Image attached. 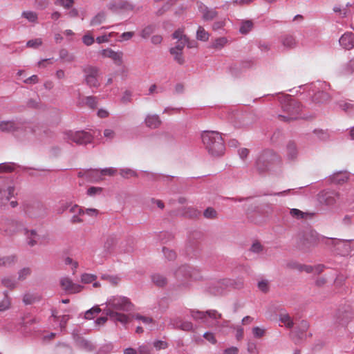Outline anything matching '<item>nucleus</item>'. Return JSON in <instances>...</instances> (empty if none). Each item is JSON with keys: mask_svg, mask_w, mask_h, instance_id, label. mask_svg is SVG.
Wrapping results in <instances>:
<instances>
[{"mask_svg": "<svg viewBox=\"0 0 354 354\" xmlns=\"http://www.w3.org/2000/svg\"><path fill=\"white\" fill-rule=\"evenodd\" d=\"M330 241L342 256L348 255L353 250L351 245V242L353 240L330 239Z\"/></svg>", "mask_w": 354, "mask_h": 354, "instance_id": "obj_12", "label": "nucleus"}, {"mask_svg": "<svg viewBox=\"0 0 354 354\" xmlns=\"http://www.w3.org/2000/svg\"><path fill=\"white\" fill-rule=\"evenodd\" d=\"M182 215L185 218H196L200 216L201 212L193 207H186L182 209Z\"/></svg>", "mask_w": 354, "mask_h": 354, "instance_id": "obj_27", "label": "nucleus"}, {"mask_svg": "<svg viewBox=\"0 0 354 354\" xmlns=\"http://www.w3.org/2000/svg\"><path fill=\"white\" fill-rule=\"evenodd\" d=\"M177 0H168L160 9L156 12L157 15H162L176 2Z\"/></svg>", "mask_w": 354, "mask_h": 354, "instance_id": "obj_43", "label": "nucleus"}, {"mask_svg": "<svg viewBox=\"0 0 354 354\" xmlns=\"http://www.w3.org/2000/svg\"><path fill=\"white\" fill-rule=\"evenodd\" d=\"M17 257L15 255H10L0 257V266L10 267L15 263Z\"/></svg>", "mask_w": 354, "mask_h": 354, "instance_id": "obj_31", "label": "nucleus"}, {"mask_svg": "<svg viewBox=\"0 0 354 354\" xmlns=\"http://www.w3.org/2000/svg\"><path fill=\"white\" fill-rule=\"evenodd\" d=\"M111 9L116 12L120 10H133V6L127 2H119L115 5H113Z\"/></svg>", "mask_w": 354, "mask_h": 354, "instance_id": "obj_36", "label": "nucleus"}, {"mask_svg": "<svg viewBox=\"0 0 354 354\" xmlns=\"http://www.w3.org/2000/svg\"><path fill=\"white\" fill-rule=\"evenodd\" d=\"M313 133L322 141L328 140L330 137L328 132L322 129H315Z\"/></svg>", "mask_w": 354, "mask_h": 354, "instance_id": "obj_48", "label": "nucleus"}, {"mask_svg": "<svg viewBox=\"0 0 354 354\" xmlns=\"http://www.w3.org/2000/svg\"><path fill=\"white\" fill-rule=\"evenodd\" d=\"M15 189L14 186L5 184L0 185V205H5L8 203L14 196Z\"/></svg>", "mask_w": 354, "mask_h": 354, "instance_id": "obj_14", "label": "nucleus"}, {"mask_svg": "<svg viewBox=\"0 0 354 354\" xmlns=\"http://www.w3.org/2000/svg\"><path fill=\"white\" fill-rule=\"evenodd\" d=\"M111 59L114 62L115 64L122 66L123 64V53L121 51L115 52Z\"/></svg>", "mask_w": 354, "mask_h": 354, "instance_id": "obj_54", "label": "nucleus"}, {"mask_svg": "<svg viewBox=\"0 0 354 354\" xmlns=\"http://www.w3.org/2000/svg\"><path fill=\"white\" fill-rule=\"evenodd\" d=\"M31 273L29 268H24L20 270L18 272V279L20 281L24 280Z\"/></svg>", "mask_w": 354, "mask_h": 354, "instance_id": "obj_58", "label": "nucleus"}, {"mask_svg": "<svg viewBox=\"0 0 354 354\" xmlns=\"http://www.w3.org/2000/svg\"><path fill=\"white\" fill-rule=\"evenodd\" d=\"M117 169L113 167L105 168L99 171L100 178L99 180H102V176H113L116 174Z\"/></svg>", "mask_w": 354, "mask_h": 354, "instance_id": "obj_53", "label": "nucleus"}, {"mask_svg": "<svg viewBox=\"0 0 354 354\" xmlns=\"http://www.w3.org/2000/svg\"><path fill=\"white\" fill-rule=\"evenodd\" d=\"M42 44V41L40 38L29 40L26 46L30 48H37Z\"/></svg>", "mask_w": 354, "mask_h": 354, "instance_id": "obj_60", "label": "nucleus"}, {"mask_svg": "<svg viewBox=\"0 0 354 354\" xmlns=\"http://www.w3.org/2000/svg\"><path fill=\"white\" fill-rule=\"evenodd\" d=\"M96 279V276L91 274H83L81 277V281L84 283H90Z\"/></svg>", "mask_w": 354, "mask_h": 354, "instance_id": "obj_59", "label": "nucleus"}, {"mask_svg": "<svg viewBox=\"0 0 354 354\" xmlns=\"http://www.w3.org/2000/svg\"><path fill=\"white\" fill-rule=\"evenodd\" d=\"M279 320L288 328H292L294 326V322L288 314H286V313L280 314Z\"/></svg>", "mask_w": 354, "mask_h": 354, "instance_id": "obj_35", "label": "nucleus"}, {"mask_svg": "<svg viewBox=\"0 0 354 354\" xmlns=\"http://www.w3.org/2000/svg\"><path fill=\"white\" fill-rule=\"evenodd\" d=\"M297 145L294 140H289L286 147V156L289 160H295L298 156Z\"/></svg>", "mask_w": 354, "mask_h": 354, "instance_id": "obj_15", "label": "nucleus"}, {"mask_svg": "<svg viewBox=\"0 0 354 354\" xmlns=\"http://www.w3.org/2000/svg\"><path fill=\"white\" fill-rule=\"evenodd\" d=\"M308 323L305 321V320H302L300 323H299V331L297 332V330H296V329L292 332V334L293 333H298L297 335L299 337H300V335H302L308 328Z\"/></svg>", "mask_w": 354, "mask_h": 354, "instance_id": "obj_55", "label": "nucleus"}, {"mask_svg": "<svg viewBox=\"0 0 354 354\" xmlns=\"http://www.w3.org/2000/svg\"><path fill=\"white\" fill-rule=\"evenodd\" d=\"M108 308L104 310L106 316L114 322H119L123 324L129 322V317L124 313H118L115 310L129 312L133 309V304L130 300L122 296H113L107 301Z\"/></svg>", "mask_w": 354, "mask_h": 354, "instance_id": "obj_1", "label": "nucleus"}, {"mask_svg": "<svg viewBox=\"0 0 354 354\" xmlns=\"http://www.w3.org/2000/svg\"><path fill=\"white\" fill-rule=\"evenodd\" d=\"M203 216L207 219H215L217 218L218 213L214 208L209 207L204 210Z\"/></svg>", "mask_w": 354, "mask_h": 354, "instance_id": "obj_40", "label": "nucleus"}, {"mask_svg": "<svg viewBox=\"0 0 354 354\" xmlns=\"http://www.w3.org/2000/svg\"><path fill=\"white\" fill-rule=\"evenodd\" d=\"M253 26V22L251 20L243 21L239 28V32L243 35H246L252 29Z\"/></svg>", "mask_w": 354, "mask_h": 354, "instance_id": "obj_34", "label": "nucleus"}, {"mask_svg": "<svg viewBox=\"0 0 354 354\" xmlns=\"http://www.w3.org/2000/svg\"><path fill=\"white\" fill-rule=\"evenodd\" d=\"M354 72V58L351 59L342 68L341 73L342 75H348Z\"/></svg>", "mask_w": 354, "mask_h": 354, "instance_id": "obj_38", "label": "nucleus"}, {"mask_svg": "<svg viewBox=\"0 0 354 354\" xmlns=\"http://www.w3.org/2000/svg\"><path fill=\"white\" fill-rule=\"evenodd\" d=\"M3 294L4 298L1 301H0V312L8 310L10 306V300L8 295V292L5 291Z\"/></svg>", "mask_w": 354, "mask_h": 354, "instance_id": "obj_42", "label": "nucleus"}, {"mask_svg": "<svg viewBox=\"0 0 354 354\" xmlns=\"http://www.w3.org/2000/svg\"><path fill=\"white\" fill-rule=\"evenodd\" d=\"M120 175L124 178L131 176H137V173L131 169H122L120 171Z\"/></svg>", "mask_w": 354, "mask_h": 354, "instance_id": "obj_61", "label": "nucleus"}, {"mask_svg": "<svg viewBox=\"0 0 354 354\" xmlns=\"http://www.w3.org/2000/svg\"><path fill=\"white\" fill-rule=\"evenodd\" d=\"M203 143L212 156H221L225 150L223 139L221 133L215 131H204L201 134Z\"/></svg>", "mask_w": 354, "mask_h": 354, "instance_id": "obj_2", "label": "nucleus"}, {"mask_svg": "<svg viewBox=\"0 0 354 354\" xmlns=\"http://www.w3.org/2000/svg\"><path fill=\"white\" fill-rule=\"evenodd\" d=\"M199 11L203 14V19L205 21L212 20L214 19L218 12L214 9H209L202 2H197Z\"/></svg>", "mask_w": 354, "mask_h": 354, "instance_id": "obj_17", "label": "nucleus"}, {"mask_svg": "<svg viewBox=\"0 0 354 354\" xmlns=\"http://www.w3.org/2000/svg\"><path fill=\"white\" fill-rule=\"evenodd\" d=\"M86 103L91 109H94L97 106V98L93 96H88L86 99Z\"/></svg>", "mask_w": 354, "mask_h": 354, "instance_id": "obj_63", "label": "nucleus"}, {"mask_svg": "<svg viewBox=\"0 0 354 354\" xmlns=\"http://www.w3.org/2000/svg\"><path fill=\"white\" fill-rule=\"evenodd\" d=\"M15 163H1L0 164V173H10L15 170Z\"/></svg>", "mask_w": 354, "mask_h": 354, "instance_id": "obj_47", "label": "nucleus"}, {"mask_svg": "<svg viewBox=\"0 0 354 354\" xmlns=\"http://www.w3.org/2000/svg\"><path fill=\"white\" fill-rule=\"evenodd\" d=\"M314 97L319 102H324L330 99V95L326 92L319 91L315 95Z\"/></svg>", "mask_w": 354, "mask_h": 354, "instance_id": "obj_50", "label": "nucleus"}, {"mask_svg": "<svg viewBox=\"0 0 354 354\" xmlns=\"http://www.w3.org/2000/svg\"><path fill=\"white\" fill-rule=\"evenodd\" d=\"M132 93L130 91H125L121 97V102L123 104H127L131 102Z\"/></svg>", "mask_w": 354, "mask_h": 354, "instance_id": "obj_64", "label": "nucleus"}, {"mask_svg": "<svg viewBox=\"0 0 354 354\" xmlns=\"http://www.w3.org/2000/svg\"><path fill=\"white\" fill-rule=\"evenodd\" d=\"M145 173L146 174V176L149 180H158V179H159V178L162 177L166 180L171 181L174 178V176H165V175H162V174L149 173V172H147V171H145Z\"/></svg>", "mask_w": 354, "mask_h": 354, "instance_id": "obj_37", "label": "nucleus"}, {"mask_svg": "<svg viewBox=\"0 0 354 354\" xmlns=\"http://www.w3.org/2000/svg\"><path fill=\"white\" fill-rule=\"evenodd\" d=\"M190 315L194 319H195V320L201 319L203 322H207V316L209 318H212L214 320L221 319V317H222L221 314L218 313L216 310H209L207 311H199V310H191Z\"/></svg>", "mask_w": 354, "mask_h": 354, "instance_id": "obj_9", "label": "nucleus"}, {"mask_svg": "<svg viewBox=\"0 0 354 354\" xmlns=\"http://www.w3.org/2000/svg\"><path fill=\"white\" fill-rule=\"evenodd\" d=\"M82 71L84 73V81L86 84L90 88H98L100 82L98 81V75L100 68L92 65H85L82 66Z\"/></svg>", "mask_w": 354, "mask_h": 354, "instance_id": "obj_7", "label": "nucleus"}, {"mask_svg": "<svg viewBox=\"0 0 354 354\" xmlns=\"http://www.w3.org/2000/svg\"><path fill=\"white\" fill-rule=\"evenodd\" d=\"M145 123L147 127L154 129L158 128L160 126L162 122L158 115L149 114L146 116Z\"/></svg>", "mask_w": 354, "mask_h": 354, "instance_id": "obj_20", "label": "nucleus"}, {"mask_svg": "<svg viewBox=\"0 0 354 354\" xmlns=\"http://www.w3.org/2000/svg\"><path fill=\"white\" fill-rule=\"evenodd\" d=\"M25 122L20 120H6L0 122V130L2 132L17 135L24 131Z\"/></svg>", "mask_w": 354, "mask_h": 354, "instance_id": "obj_8", "label": "nucleus"}, {"mask_svg": "<svg viewBox=\"0 0 354 354\" xmlns=\"http://www.w3.org/2000/svg\"><path fill=\"white\" fill-rule=\"evenodd\" d=\"M169 53L174 56V60L178 64L183 65L185 63V59L183 56L182 50H177L174 48H171L169 49Z\"/></svg>", "mask_w": 354, "mask_h": 354, "instance_id": "obj_32", "label": "nucleus"}, {"mask_svg": "<svg viewBox=\"0 0 354 354\" xmlns=\"http://www.w3.org/2000/svg\"><path fill=\"white\" fill-rule=\"evenodd\" d=\"M60 286L64 291L70 294L80 292L83 288V286L73 283L68 277L60 279Z\"/></svg>", "mask_w": 354, "mask_h": 354, "instance_id": "obj_13", "label": "nucleus"}, {"mask_svg": "<svg viewBox=\"0 0 354 354\" xmlns=\"http://www.w3.org/2000/svg\"><path fill=\"white\" fill-rule=\"evenodd\" d=\"M209 37V33L204 29L203 27L199 26L196 32V38L198 40L206 41Z\"/></svg>", "mask_w": 354, "mask_h": 354, "instance_id": "obj_39", "label": "nucleus"}, {"mask_svg": "<svg viewBox=\"0 0 354 354\" xmlns=\"http://www.w3.org/2000/svg\"><path fill=\"white\" fill-rule=\"evenodd\" d=\"M101 312V309L98 306H94L91 309L88 310L85 313V318L87 319H91L93 318L95 315H97Z\"/></svg>", "mask_w": 354, "mask_h": 354, "instance_id": "obj_52", "label": "nucleus"}, {"mask_svg": "<svg viewBox=\"0 0 354 354\" xmlns=\"http://www.w3.org/2000/svg\"><path fill=\"white\" fill-rule=\"evenodd\" d=\"M26 129H28L30 131L35 135H37V131H39V135H40L41 127L39 124H34L27 126L25 123L24 131Z\"/></svg>", "mask_w": 354, "mask_h": 354, "instance_id": "obj_57", "label": "nucleus"}, {"mask_svg": "<svg viewBox=\"0 0 354 354\" xmlns=\"http://www.w3.org/2000/svg\"><path fill=\"white\" fill-rule=\"evenodd\" d=\"M5 224V231L9 235H12L17 232L22 227V224L21 223L12 219L7 220Z\"/></svg>", "mask_w": 354, "mask_h": 354, "instance_id": "obj_23", "label": "nucleus"}, {"mask_svg": "<svg viewBox=\"0 0 354 354\" xmlns=\"http://www.w3.org/2000/svg\"><path fill=\"white\" fill-rule=\"evenodd\" d=\"M41 299V295L37 292H26L24 295L22 301L25 305H31L39 302Z\"/></svg>", "mask_w": 354, "mask_h": 354, "instance_id": "obj_21", "label": "nucleus"}, {"mask_svg": "<svg viewBox=\"0 0 354 354\" xmlns=\"http://www.w3.org/2000/svg\"><path fill=\"white\" fill-rule=\"evenodd\" d=\"M95 174L96 175V177H95V180H99L100 175H99V170L97 169H86L80 171L78 173L79 177H82L86 179H92L91 174Z\"/></svg>", "mask_w": 354, "mask_h": 354, "instance_id": "obj_30", "label": "nucleus"}, {"mask_svg": "<svg viewBox=\"0 0 354 354\" xmlns=\"http://www.w3.org/2000/svg\"><path fill=\"white\" fill-rule=\"evenodd\" d=\"M21 16L32 23L37 22L38 19L37 14L33 11H24Z\"/></svg>", "mask_w": 354, "mask_h": 354, "instance_id": "obj_44", "label": "nucleus"}, {"mask_svg": "<svg viewBox=\"0 0 354 354\" xmlns=\"http://www.w3.org/2000/svg\"><path fill=\"white\" fill-rule=\"evenodd\" d=\"M281 158L272 149H264L257 156L255 160V168L260 173H265L270 171L275 165H280Z\"/></svg>", "mask_w": 354, "mask_h": 354, "instance_id": "obj_3", "label": "nucleus"}, {"mask_svg": "<svg viewBox=\"0 0 354 354\" xmlns=\"http://www.w3.org/2000/svg\"><path fill=\"white\" fill-rule=\"evenodd\" d=\"M339 199V194L334 191H323L318 195L319 203L327 206L335 205Z\"/></svg>", "mask_w": 354, "mask_h": 354, "instance_id": "obj_11", "label": "nucleus"}, {"mask_svg": "<svg viewBox=\"0 0 354 354\" xmlns=\"http://www.w3.org/2000/svg\"><path fill=\"white\" fill-rule=\"evenodd\" d=\"M281 108L284 115H279V118L283 122H290L297 120L301 111L300 102L295 99L287 97L281 103Z\"/></svg>", "mask_w": 354, "mask_h": 354, "instance_id": "obj_4", "label": "nucleus"}, {"mask_svg": "<svg viewBox=\"0 0 354 354\" xmlns=\"http://www.w3.org/2000/svg\"><path fill=\"white\" fill-rule=\"evenodd\" d=\"M59 58L64 62L71 63L75 60V56L70 53L67 49L62 48L59 51Z\"/></svg>", "mask_w": 354, "mask_h": 354, "instance_id": "obj_29", "label": "nucleus"}, {"mask_svg": "<svg viewBox=\"0 0 354 354\" xmlns=\"http://www.w3.org/2000/svg\"><path fill=\"white\" fill-rule=\"evenodd\" d=\"M105 20V14L99 12L91 21V26H96L102 24Z\"/></svg>", "mask_w": 354, "mask_h": 354, "instance_id": "obj_49", "label": "nucleus"}, {"mask_svg": "<svg viewBox=\"0 0 354 354\" xmlns=\"http://www.w3.org/2000/svg\"><path fill=\"white\" fill-rule=\"evenodd\" d=\"M227 42V39L226 37H219L216 39L212 44L211 48L220 49L223 48Z\"/></svg>", "mask_w": 354, "mask_h": 354, "instance_id": "obj_41", "label": "nucleus"}, {"mask_svg": "<svg viewBox=\"0 0 354 354\" xmlns=\"http://www.w3.org/2000/svg\"><path fill=\"white\" fill-rule=\"evenodd\" d=\"M230 281L226 279L217 281L214 283L211 287H209V292L214 295H223Z\"/></svg>", "mask_w": 354, "mask_h": 354, "instance_id": "obj_18", "label": "nucleus"}, {"mask_svg": "<svg viewBox=\"0 0 354 354\" xmlns=\"http://www.w3.org/2000/svg\"><path fill=\"white\" fill-rule=\"evenodd\" d=\"M290 214L292 217L296 218L297 219L305 218L308 216L311 217L314 215L313 213L304 212L298 209L295 208L290 209Z\"/></svg>", "mask_w": 354, "mask_h": 354, "instance_id": "obj_33", "label": "nucleus"}, {"mask_svg": "<svg viewBox=\"0 0 354 354\" xmlns=\"http://www.w3.org/2000/svg\"><path fill=\"white\" fill-rule=\"evenodd\" d=\"M151 347L149 344H143L138 347V354H151Z\"/></svg>", "mask_w": 354, "mask_h": 354, "instance_id": "obj_62", "label": "nucleus"}, {"mask_svg": "<svg viewBox=\"0 0 354 354\" xmlns=\"http://www.w3.org/2000/svg\"><path fill=\"white\" fill-rule=\"evenodd\" d=\"M77 346L87 351H92L95 347L93 344L88 340L82 337H79L77 340Z\"/></svg>", "mask_w": 354, "mask_h": 354, "instance_id": "obj_28", "label": "nucleus"}, {"mask_svg": "<svg viewBox=\"0 0 354 354\" xmlns=\"http://www.w3.org/2000/svg\"><path fill=\"white\" fill-rule=\"evenodd\" d=\"M154 26H147L142 30L140 32V36L144 39H147L154 32Z\"/></svg>", "mask_w": 354, "mask_h": 354, "instance_id": "obj_51", "label": "nucleus"}, {"mask_svg": "<svg viewBox=\"0 0 354 354\" xmlns=\"http://www.w3.org/2000/svg\"><path fill=\"white\" fill-rule=\"evenodd\" d=\"M319 241V234L313 230H306L299 233L297 245L301 250H306Z\"/></svg>", "mask_w": 354, "mask_h": 354, "instance_id": "obj_5", "label": "nucleus"}, {"mask_svg": "<svg viewBox=\"0 0 354 354\" xmlns=\"http://www.w3.org/2000/svg\"><path fill=\"white\" fill-rule=\"evenodd\" d=\"M282 45L286 48H294L297 45L295 38L291 35H284L280 38Z\"/></svg>", "mask_w": 354, "mask_h": 354, "instance_id": "obj_26", "label": "nucleus"}, {"mask_svg": "<svg viewBox=\"0 0 354 354\" xmlns=\"http://www.w3.org/2000/svg\"><path fill=\"white\" fill-rule=\"evenodd\" d=\"M162 252L165 257L169 261H174L176 259L177 255L174 250L169 249L166 247L162 248Z\"/></svg>", "mask_w": 354, "mask_h": 354, "instance_id": "obj_45", "label": "nucleus"}, {"mask_svg": "<svg viewBox=\"0 0 354 354\" xmlns=\"http://www.w3.org/2000/svg\"><path fill=\"white\" fill-rule=\"evenodd\" d=\"M285 268L292 270H298L299 272H302L303 265L295 261H290L286 264Z\"/></svg>", "mask_w": 354, "mask_h": 354, "instance_id": "obj_46", "label": "nucleus"}, {"mask_svg": "<svg viewBox=\"0 0 354 354\" xmlns=\"http://www.w3.org/2000/svg\"><path fill=\"white\" fill-rule=\"evenodd\" d=\"M118 241V239L116 236H109L104 242L103 247V254L104 256H107L112 254L115 250Z\"/></svg>", "mask_w": 354, "mask_h": 354, "instance_id": "obj_16", "label": "nucleus"}, {"mask_svg": "<svg viewBox=\"0 0 354 354\" xmlns=\"http://www.w3.org/2000/svg\"><path fill=\"white\" fill-rule=\"evenodd\" d=\"M1 283L3 286L10 289H14L16 286V281L11 278L2 279Z\"/></svg>", "mask_w": 354, "mask_h": 354, "instance_id": "obj_56", "label": "nucleus"}, {"mask_svg": "<svg viewBox=\"0 0 354 354\" xmlns=\"http://www.w3.org/2000/svg\"><path fill=\"white\" fill-rule=\"evenodd\" d=\"M64 139L67 142L72 141L77 145H85L92 142L93 137L85 131H67L64 133Z\"/></svg>", "mask_w": 354, "mask_h": 354, "instance_id": "obj_6", "label": "nucleus"}, {"mask_svg": "<svg viewBox=\"0 0 354 354\" xmlns=\"http://www.w3.org/2000/svg\"><path fill=\"white\" fill-rule=\"evenodd\" d=\"M172 324L175 328L180 329L185 331H190L193 328V324L188 321H183L180 319H176L172 321Z\"/></svg>", "mask_w": 354, "mask_h": 354, "instance_id": "obj_24", "label": "nucleus"}, {"mask_svg": "<svg viewBox=\"0 0 354 354\" xmlns=\"http://www.w3.org/2000/svg\"><path fill=\"white\" fill-rule=\"evenodd\" d=\"M151 279L153 283L159 288L165 287L168 283L167 277L160 273H154L151 274Z\"/></svg>", "mask_w": 354, "mask_h": 354, "instance_id": "obj_25", "label": "nucleus"}, {"mask_svg": "<svg viewBox=\"0 0 354 354\" xmlns=\"http://www.w3.org/2000/svg\"><path fill=\"white\" fill-rule=\"evenodd\" d=\"M178 279H187L192 277V268L187 265H183L179 267L174 273Z\"/></svg>", "mask_w": 354, "mask_h": 354, "instance_id": "obj_22", "label": "nucleus"}, {"mask_svg": "<svg viewBox=\"0 0 354 354\" xmlns=\"http://www.w3.org/2000/svg\"><path fill=\"white\" fill-rule=\"evenodd\" d=\"M25 212L30 217L32 218H40L46 215V207L39 202L26 205Z\"/></svg>", "mask_w": 354, "mask_h": 354, "instance_id": "obj_10", "label": "nucleus"}, {"mask_svg": "<svg viewBox=\"0 0 354 354\" xmlns=\"http://www.w3.org/2000/svg\"><path fill=\"white\" fill-rule=\"evenodd\" d=\"M339 44L345 49L350 50L354 48V34L344 33L339 39Z\"/></svg>", "mask_w": 354, "mask_h": 354, "instance_id": "obj_19", "label": "nucleus"}]
</instances>
